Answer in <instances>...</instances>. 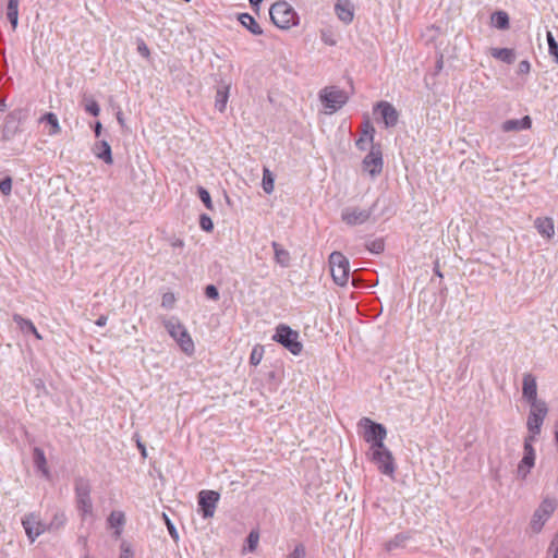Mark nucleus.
I'll use <instances>...</instances> for the list:
<instances>
[{"label": "nucleus", "mask_w": 558, "mask_h": 558, "mask_svg": "<svg viewBox=\"0 0 558 558\" xmlns=\"http://www.w3.org/2000/svg\"><path fill=\"white\" fill-rule=\"evenodd\" d=\"M163 326L170 337L177 342L180 349L189 356L195 352L194 341L185 326L177 318L172 317L163 322Z\"/></svg>", "instance_id": "1"}, {"label": "nucleus", "mask_w": 558, "mask_h": 558, "mask_svg": "<svg viewBox=\"0 0 558 558\" xmlns=\"http://www.w3.org/2000/svg\"><path fill=\"white\" fill-rule=\"evenodd\" d=\"M272 23L281 29H290L299 24L294 9L286 1H277L269 9Z\"/></svg>", "instance_id": "2"}, {"label": "nucleus", "mask_w": 558, "mask_h": 558, "mask_svg": "<svg viewBox=\"0 0 558 558\" xmlns=\"http://www.w3.org/2000/svg\"><path fill=\"white\" fill-rule=\"evenodd\" d=\"M558 506V501L555 498L545 497L539 506L533 512L529 524V531L533 534H537L542 531L545 523L549 520L551 514L555 512Z\"/></svg>", "instance_id": "3"}, {"label": "nucleus", "mask_w": 558, "mask_h": 558, "mask_svg": "<svg viewBox=\"0 0 558 558\" xmlns=\"http://www.w3.org/2000/svg\"><path fill=\"white\" fill-rule=\"evenodd\" d=\"M300 335L296 330H293L287 325H279L276 328V332L272 336V339L282 344L287 350H289L292 354L299 355L303 350V344L299 340Z\"/></svg>", "instance_id": "4"}, {"label": "nucleus", "mask_w": 558, "mask_h": 558, "mask_svg": "<svg viewBox=\"0 0 558 558\" xmlns=\"http://www.w3.org/2000/svg\"><path fill=\"white\" fill-rule=\"evenodd\" d=\"M329 267L335 283L345 286L350 275L349 259L340 252H332L329 256Z\"/></svg>", "instance_id": "5"}, {"label": "nucleus", "mask_w": 558, "mask_h": 558, "mask_svg": "<svg viewBox=\"0 0 558 558\" xmlns=\"http://www.w3.org/2000/svg\"><path fill=\"white\" fill-rule=\"evenodd\" d=\"M369 459L385 475L392 476L396 470L391 451L385 445H376L369 448Z\"/></svg>", "instance_id": "6"}, {"label": "nucleus", "mask_w": 558, "mask_h": 558, "mask_svg": "<svg viewBox=\"0 0 558 558\" xmlns=\"http://www.w3.org/2000/svg\"><path fill=\"white\" fill-rule=\"evenodd\" d=\"M75 497L80 514L83 519L93 517V502L90 499V485L85 478L75 481Z\"/></svg>", "instance_id": "7"}, {"label": "nucleus", "mask_w": 558, "mask_h": 558, "mask_svg": "<svg viewBox=\"0 0 558 558\" xmlns=\"http://www.w3.org/2000/svg\"><path fill=\"white\" fill-rule=\"evenodd\" d=\"M319 99L325 108L329 110V113H333L347 104L349 97L343 89L337 86H328L320 90Z\"/></svg>", "instance_id": "8"}, {"label": "nucleus", "mask_w": 558, "mask_h": 558, "mask_svg": "<svg viewBox=\"0 0 558 558\" xmlns=\"http://www.w3.org/2000/svg\"><path fill=\"white\" fill-rule=\"evenodd\" d=\"M359 424L364 427L363 438L366 442L371 444L369 448H376V445H384L387 430L383 424L375 423L368 417L361 418Z\"/></svg>", "instance_id": "9"}, {"label": "nucleus", "mask_w": 558, "mask_h": 558, "mask_svg": "<svg viewBox=\"0 0 558 558\" xmlns=\"http://www.w3.org/2000/svg\"><path fill=\"white\" fill-rule=\"evenodd\" d=\"M530 413L527 416L526 427L530 433L529 436L536 437L541 433V427L548 413L546 402H537L530 404Z\"/></svg>", "instance_id": "10"}, {"label": "nucleus", "mask_w": 558, "mask_h": 558, "mask_svg": "<svg viewBox=\"0 0 558 558\" xmlns=\"http://www.w3.org/2000/svg\"><path fill=\"white\" fill-rule=\"evenodd\" d=\"M198 512L204 519L213 518L220 499L219 493L204 489L198 493Z\"/></svg>", "instance_id": "11"}, {"label": "nucleus", "mask_w": 558, "mask_h": 558, "mask_svg": "<svg viewBox=\"0 0 558 558\" xmlns=\"http://www.w3.org/2000/svg\"><path fill=\"white\" fill-rule=\"evenodd\" d=\"M374 206L368 208H361L357 206H348L341 213L342 221L348 226L363 225L371 218Z\"/></svg>", "instance_id": "12"}, {"label": "nucleus", "mask_w": 558, "mask_h": 558, "mask_svg": "<svg viewBox=\"0 0 558 558\" xmlns=\"http://www.w3.org/2000/svg\"><path fill=\"white\" fill-rule=\"evenodd\" d=\"M22 525L31 542L48 531V525L41 521L40 517L36 513H28L22 520Z\"/></svg>", "instance_id": "13"}, {"label": "nucleus", "mask_w": 558, "mask_h": 558, "mask_svg": "<svg viewBox=\"0 0 558 558\" xmlns=\"http://www.w3.org/2000/svg\"><path fill=\"white\" fill-rule=\"evenodd\" d=\"M534 440L535 437L533 436H527L524 439V456L518 465V474L523 478L529 474L535 463V451L532 445Z\"/></svg>", "instance_id": "14"}, {"label": "nucleus", "mask_w": 558, "mask_h": 558, "mask_svg": "<svg viewBox=\"0 0 558 558\" xmlns=\"http://www.w3.org/2000/svg\"><path fill=\"white\" fill-rule=\"evenodd\" d=\"M363 169L372 177L379 174L383 170V156L379 148L372 147L371 151L363 159Z\"/></svg>", "instance_id": "15"}, {"label": "nucleus", "mask_w": 558, "mask_h": 558, "mask_svg": "<svg viewBox=\"0 0 558 558\" xmlns=\"http://www.w3.org/2000/svg\"><path fill=\"white\" fill-rule=\"evenodd\" d=\"M374 110L380 113L387 128H392L398 123L399 113L390 102L379 101L376 104Z\"/></svg>", "instance_id": "16"}, {"label": "nucleus", "mask_w": 558, "mask_h": 558, "mask_svg": "<svg viewBox=\"0 0 558 558\" xmlns=\"http://www.w3.org/2000/svg\"><path fill=\"white\" fill-rule=\"evenodd\" d=\"M522 396L530 404L544 402L537 399L536 378L530 373L523 375Z\"/></svg>", "instance_id": "17"}, {"label": "nucleus", "mask_w": 558, "mask_h": 558, "mask_svg": "<svg viewBox=\"0 0 558 558\" xmlns=\"http://www.w3.org/2000/svg\"><path fill=\"white\" fill-rule=\"evenodd\" d=\"M335 12L338 19L345 24L353 21L354 8L349 0H338L335 4Z\"/></svg>", "instance_id": "18"}, {"label": "nucleus", "mask_w": 558, "mask_h": 558, "mask_svg": "<svg viewBox=\"0 0 558 558\" xmlns=\"http://www.w3.org/2000/svg\"><path fill=\"white\" fill-rule=\"evenodd\" d=\"M532 125V119L529 116L523 117L522 119H510L505 121L501 124V130L504 132H518L522 130H527Z\"/></svg>", "instance_id": "19"}, {"label": "nucleus", "mask_w": 558, "mask_h": 558, "mask_svg": "<svg viewBox=\"0 0 558 558\" xmlns=\"http://www.w3.org/2000/svg\"><path fill=\"white\" fill-rule=\"evenodd\" d=\"M34 464L46 480H50L51 474L48 468L47 459L43 449L35 447L33 450Z\"/></svg>", "instance_id": "20"}, {"label": "nucleus", "mask_w": 558, "mask_h": 558, "mask_svg": "<svg viewBox=\"0 0 558 558\" xmlns=\"http://www.w3.org/2000/svg\"><path fill=\"white\" fill-rule=\"evenodd\" d=\"M94 155L101 159L107 165H112L113 158L111 153V147L107 141H100L96 143L93 147Z\"/></svg>", "instance_id": "21"}, {"label": "nucleus", "mask_w": 558, "mask_h": 558, "mask_svg": "<svg viewBox=\"0 0 558 558\" xmlns=\"http://www.w3.org/2000/svg\"><path fill=\"white\" fill-rule=\"evenodd\" d=\"M534 225L538 233L547 239H550L555 233L554 221L551 218H537Z\"/></svg>", "instance_id": "22"}, {"label": "nucleus", "mask_w": 558, "mask_h": 558, "mask_svg": "<svg viewBox=\"0 0 558 558\" xmlns=\"http://www.w3.org/2000/svg\"><path fill=\"white\" fill-rule=\"evenodd\" d=\"M19 7L20 0H8L7 17L10 21L13 31H15L19 25Z\"/></svg>", "instance_id": "23"}, {"label": "nucleus", "mask_w": 558, "mask_h": 558, "mask_svg": "<svg viewBox=\"0 0 558 558\" xmlns=\"http://www.w3.org/2000/svg\"><path fill=\"white\" fill-rule=\"evenodd\" d=\"M490 54L502 62L511 64L515 60V53L509 48H492Z\"/></svg>", "instance_id": "24"}, {"label": "nucleus", "mask_w": 558, "mask_h": 558, "mask_svg": "<svg viewBox=\"0 0 558 558\" xmlns=\"http://www.w3.org/2000/svg\"><path fill=\"white\" fill-rule=\"evenodd\" d=\"M39 122L47 123L50 126L48 134L51 136L57 135L61 132V126H60L58 117L53 112L45 113L39 119Z\"/></svg>", "instance_id": "25"}, {"label": "nucleus", "mask_w": 558, "mask_h": 558, "mask_svg": "<svg viewBox=\"0 0 558 558\" xmlns=\"http://www.w3.org/2000/svg\"><path fill=\"white\" fill-rule=\"evenodd\" d=\"M108 523L110 527L116 530V535L119 536L121 534L122 527L125 523V515L122 511H112L108 518Z\"/></svg>", "instance_id": "26"}, {"label": "nucleus", "mask_w": 558, "mask_h": 558, "mask_svg": "<svg viewBox=\"0 0 558 558\" xmlns=\"http://www.w3.org/2000/svg\"><path fill=\"white\" fill-rule=\"evenodd\" d=\"M272 247L275 251V260L281 267H289L291 262L290 253L277 242H272Z\"/></svg>", "instance_id": "27"}, {"label": "nucleus", "mask_w": 558, "mask_h": 558, "mask_svg": "<svg viewBox=\"0 0 558 558\" xmlns=\"http://www.w3.org/2000/svg\"><path fill=\"white\" fill-rule=\"evenodd\" d=\"M14 323L19 326L20 330L24 333L35 331V325L32 320L22 317L20 314L13 315Z\"/></svg>", "instance_id": "28"}, {"label": "nucleus", "mask_w": 558, "mask_h": 558, "mask_svg": "<svg viewBox=\"0 0 558 558\" xmlns=\"http://www.w3.org/2000/svg\"><path fill=\"white\" fill-rule=\"evenodd\" d=\"M492 21L494 25L499 29H506L509 27V16L506 12L499 11L494 13Z\"/></svg>", "instance_id": "29"}, {"label": "nucleus", "mask_w": 558, "mask_h": 558, "mask_svg": "<svg viewBox=\"0 0 558 558\" xmlns=\"http://www.w3.org/2000/svg\"><path fill=\"white\" fill-rule=\"evenodd\" d=\"M374 128L367 123L363 136L356 141V146L362 150L366 149V144L374 140Z\"/></svg>", "instance_id": "30"}, {"label": "nucleus", "mask_w": 558, "mask_h": 558, "mask_svg": "<svg viewBox=\"0 0 558 558\" xmlns=\"http://www.w3.org/2000/svg\"><path fill=\"white\" fill-rule=\"evenodd\" d=\"M274 182L275 179L272 173L269 171V169L264 168L262 185L265 193L270 194L274 191Z\"/></svg>", "instance_id": "31"}, {"label": "nucleus", "mask_w": 558, "mask_h": 558, "mask_svg": "<svg viewBox=\"0 0 558 558\" xmlns=\"http://www.w3.org/2000/svg\"><path fill=\"white\" fill-rule=\"evenodd\" d=\"M246 20L248 23H246V29H248L254 35H264V31L260 27V25L254 20L253 16L246 13Z\"/></svg>", "instance_id": "32"}, {"label": "nucleus", "mask_w": 558, "mask_h": 558, "mask_svg": "<svg viewBox=\"0 0 558 558\" xmlns=\"http://www.w3.org/2000/svg\"><path fill=\"white\" fill-rule=\"evenodd\" d=\"M546 37H547L549 53L553 57H555V61L558 63V43L556 41L551 32H547Z\"/></svg>", "instance_id": "33"}, {"label": "nucleus", "mask_w": 558, "mask_h": 558, "mask_svg": "<svg viewBox=\"0 0 558 558\" xmlns=\"http://www.w3.org/2000/svg\"><path fill=\"white\" fill-rule=\"evenodd\" d=\"M407 538L408 537L404 534L396 535L393 539L386 544L387 551L392 553L395 548L403 546Z\"/></svg>", "instance_id": "34"}, {"label": "nucleus", "mask_w": 558, "mask_h": 558, "mask_svg": "<svg viewBox=\"0 0 558 558\" xmlns=\"http://www.w3.org/2000/svg\"><path fill=\"white\" fill-rule=\"evenodd\" d=\"M264 349L263 347L256 345L253 348L250 356V363L254 366L258 365L263 359Z\"/></svg>", "instance_id": "35"}, {"label": "nucleus", "mask_w": 558, "mask_h": 558, "mask_svg": "<svg viewBox=\"0 0 558 558\" xmlns=\"http://www.w3.org/2000/svg\"><path fill=\"white\" fill-rule=\"evenodd\" d=\"M85 110L94 117H97L100 112L99 105L93 98H88L85 100Z\"/></svg>", "instance_id": "36"}, {"label": "nucleus", "mask_w": 558, "mask_h": 558, "mask_svg": "<svg viewBox=\"0 0 558 558\" xmlns=\"http://www.w3.org/2000/svg\"><path fill=\"white\" fill-rule=\"evenodd\" d=\"M228 95L226 90H218L215 106L219 111H223L227 105Z\"/></svg>", "instance_id": "37"}, {"label": "nucleus", "mask_w": 558, "mask_h": 558, "mask_svg": "<svg viewBox=\"0 0 558 558\" xmlns=\"http://www.w3.org/2000/svg\"><path fill=\"white\" fill-rule=\"evenodd\" d=\"M198 196H199L201 201L204 203V205L206 206V208L209 210H213L214 206H213V202H211L209 192L206 189L201 186V187H198Z\"/></svg>", "instance_id": "38"}, {"label": "nucleus", "mask_w": 558, "mask_h": 558, "mask_svg": "<svg viewBox=\"0 0 558 558\" xmlns=\"http://www.w3.org/2000/svg\"><path fill=\"white\" fill-rule=\"evenodd\" d=\"M65 522V515L63 513H57L52 521L47 524L48 525V531H54V530H58L59 527H61Z\"/></svg>", "instance_id": "39"}, {"label": "nucleus", "mask_w": 558, "mask_h": 558, "mask_svg": "<svg viewBox=\"0 0 558 558\" xmlns=\"http://www.w3.org/2000/svg\"><path fill=\"white\" fill-rule=\"evenodd\" d=\"M247 549L250 553H253L256 548L258 541H259V534L257 531H251L247 536Z\"/></svg>", "instance_id": "40"}, {"label": "nucleus", "mask_w": 558, "mask_h": 558, "mask_svg": "<svg viewBox=\"0 0 558 558\" xmlns=\"http://www.w3.org/2000/svg\"><path fill=\"white\" fill-rule=\"evenodd\" d=\"M385 244L383 240H374L367 244V250L374 254H379L384 251Z\"/></svg>", "instance_id": "41"}, {"label": "nucleus", "mask_w": 558, "mask_h": 558, "mask_svg": "<svg viewBox=\"0 0 558 558\" xmlns=\"http://www.w3.org/2000/svg\"><path fill=\"white\" fill-rule=\"evenodd\" d=\"M174 303H175V296L173 293L167 292L162 295V299H161L162 307L171 308V307H173Z\"/></svg>", "instance_id": "42"}, {"label": "nucleus", "mask_w": 558, "mask_h": 558, "mask_svg": "<svg viewBox=\"0 0 558 558\" xmlns=\"http://www.w3.org/2000/svg\"><path fill=\"white\" fill-rule=\"evenodd\" d=\"M199 226L204 231H211L214 229V223L209 216L202 215L199 218Z\"/></svg>", "instance_id": "43"}, {"label": "nucleus", "mask_w": 558, "mask_h": 558, "mask_svg": "<svg viewBox=\"0 0 558 558\" xmlns=\"http://www.w3.org/2000/svg\"><path fill=\"white\" fill-rule=\"evenodd\" d=\"M0 191L4 194V195H9L12 191V180L11 178H5L3 180L0 181Z\"/></svg>", "instance_id": "44"}, {"label": "nucleus", "mask_w": 558, "mask_h": 558, "mask_svg": "<svg viewBox=\"0 0 558 558\" xmlns=\"http://www.w3.org/2000/svg\"><path fill=\"white\" fill-rule=\"evenodd\" d=\"M137 51L142 57H144L146 59H148L150 57V50H149L148 46L145 44V41L142 39H140L137 41Z\"/></svg>", "instance_id": "45"}, {"label": "nucleus", "mask_w": 558, "mask_h": 558, "mask_svg": "<svg viewBox=\"0 0 558 558\" xmlns=\"http://www.w3.org/2000/svg\"><path fill=\"white\" fill-rule=\"evenodd\" d=\"M205 294L208 299L217 300L219 298L218 289L214 284H209L205 289Z\"/></svg>", "instance_id": "46"}, {"label": "nucleus", "mask_w": 558, "mask_h": 558, "mask_svg": "<svg viewBox=\"0 0 558 558\" xmlns=\"http://www.w3.org/2000/svg\"><path fill=\"white\" fill-rule=\"evenodd\" d=\"M306 555L305 547L302 544L295 546L291 558H303Z\"/></svg>", "instance_id": "47"}, {"label": "nucleus", "mask_w": 558, "mask_h": 558, "mask_svg": "<svg viewBox=\"0 0 558 558\" xmlns=\"http://www.w3.org/2000/svg\"><path fill=\"white\" fill-rule=\"evenodd\" d=\"M531 64L527 60H523L518 65V73L519 74H527L530 72Z\"/></svg>", "instance_id": "48"}, {"label": "nucleus", "mask_w": 558, "mask_h": 558, "mask_svg": "<svg viewBox=\"0 0 558 558\" xmlns=\"http://www.w3.org/2000/svg\"><path fill=\"white\" fill-rule=\"evenodd\" d=\"M163 515H165L166 524H167V527H168V531H169L170 535L173 538L177 539L178 538V532H177L174 525L172 524V522L169 520V518L166 514H163Z\"/></svg>", "instance_id": "49"}, {"label": "nucleus", "mask_w": 558, "mask_h": 558, "mask_svg": "<svg viewBox=\"0 0 558 558\" xmlns=\"http://www.w3.org/2000/svg\"><path fill=\"white\" fill-rule=\"evenodd\" d=\"M170 245L173 248H182L184 246V241L179 238H174L170 241Z\"/></svg>", "instance_id": "50"}, {"label": "nucleus", "mask_w": 558, "mask_h": 558, "mask_svg": "<svg viewBox=\"0 0 558 558\" xmlns=\"http://www.w3.org/2000/svg\"><path fill=\"white\" fill-rule=\"evenodd\" d=\"M108 322V317L105 316V315H101L97 318V320L95 322V324L99 327H104Z\"/></svg>", "instance_id": "51"}, {"label": "nucleus", "mask_w": 558, "mask_h": 558, "mask_svg": "<svg viewBox=\"0 0 558 558\" xmlns=\"http://www.w3.org/2000/svg\"><path fill=\"white\" fill-rule=\"evenodd\" d=\"M117 120H118L119 124H120L122 128H124V126H125V120H124V118H123V116H122V112H121V111H119V112L117 113Z\"/></svg>", "instance_id": "52"}, {"label": "nucleus", "mask_w": 558, "mask_h": 558, "mask_svg": "<svg viewBox=\"0 0 558 558\" xmlns=\"http://www.w3.org/2000/svg\"><path fill=\"white\" fill-rule=\"evenodd\" d=\"M263 0H250L251 7L257 12Z\"/></svg>", "instance_id": "53"}, {"label": "nucleus", "mask_w": 558, "mask_h": 558, "mask_svg": "<svg viewBox=\"0 0 558 558\" xmlns=\"http://www.w3.org/2000/svg\"><path fill=\"white\" fill-rule=\"evenodd\" d=\"M100 132H101V123L97 122L95 125V135L98 137L100 135Z\"/></svg>", "instance_id": "54"}, {"label": "nucleus", "mask_w": 558, "mask_h": 558, "mask_svg": "<svg viewBox=\"0 0 558 558\" xmlns=\"http://www.w3.org/2000/svg\"><path fill=\"white\" fill-rule=\"evenodd\" d=\"M122 549L124 551L125 557L129 556V555H133V553L130 549V546L123 544L122 545Z\"/></svg>", "instance_id": "55"}, {"label": "nucleus", "mask_w": 558, "mask_h": 558, "mask_svg": "<svg viewBox=\"0 0 558 558\" xmlns=\"http://www.w3.org/2000/svg\"><path fill=\"white\" fill-rule=\"evenodd\" d=\"M31 333L34 335L35 338L38 339V340L43 339L41 335L38 332L36 327H35V331H32Z\"/></svg>", "instance_id": "56"}, {"label": "nucleus", "mask_w": 558, "mask_h": 558, "mask_svg": "<svg viewBox=\"0 0 558 558\" xmlns=\"http://www.w3.org/2000/svg\"><path fill=\"white\" fill-rule=\"evenodd\" d=\"M236 19L242 25H244V13H239L236 15Z\"/></svg>", "instance_id": "57"}, {"label": "nucleus", "mask_w": 558, "mask_h": 558, "mask_svg": "<svg viewBox=\"0 0 558 558\" xmlns=\"http://www.w3.org/2000/svg\"><path fill=\"white\" fill-rule=\"evenodd\" d=\"M7 109V104L4 99H0V111H4Z\"/></svg>", "instance_id": "58"}, {"label": "nucleus", "mask_w": 558, "mask_h": 558, "mask_svg": "<svg viewBox=\"0 0 558 558\" xmlns=\"http://www.w3.org/2000/svg\"><path fill=\"white\" fill-rule=\"evenodd\" d=\"M138 448L141 449L142 454L145 457V456H146V449H145V447H144L141 442H138Z\"/></svg>", "instance_id": "59"}, {"label": "nucleus", "mask_w": 558, "mask_h": 558, "mask_svg": "<svg viewBox=\"0 0 558 558\" xmlns=\"http://www.w3.org/2000/svg\"><path fill=\"white\" fill-rule=\"evenodd\" d=\"M435 274L438 276V277H442L441 272L439 271L438 269V266L436 265L435 267Z\"/></svg>", "instance_id": "60"}]
</instances>
